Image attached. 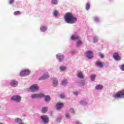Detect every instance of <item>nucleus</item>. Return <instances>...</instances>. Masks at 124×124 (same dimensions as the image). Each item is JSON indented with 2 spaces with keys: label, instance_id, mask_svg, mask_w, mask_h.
<instances>
[{
  "label": "nucleus",
  "instance_id": "nucleus-16",
  "mask_svg": "<svg viewBox=\"0 0 124 124\" xmlns=\"http://www.w3.org/2000/svg\"><path fill=\"white\" fill-rule=\"evenodd\" d=\"M58 85V79L54 78L53 79V86L54 87H56Z\"/></svg>",
  "mask_w": 124,
  "mask_h": 124
},
{
  "label": "nucleus",
  "instance_id": "nucleus-30",
  "mask_svg": "<svg viewBox=\"0 0 124 124\" xmlns=\"http://www.w3.org/2000/svg\"><path fill=\"white\" fill-rule=\"evenodd\" d=\"M58 14H59V13L57 11H55L54 12V15H55V16H58Z\"/></svg>",
  "mask_w": 124,
  "mask_h": 124
},
{
  "label": "nucleus",
  "instance_id": "nucleus-33",
  "mask_svg": "<svg viewBox=\"0 0 124 124\" xmlns=\"http://www.w3.org/2000/svg\"><path fill=\"white\" fill-rule=\"evenodd\" d=\"M65 96L64 95H63V94H60V98H64Z\"/></svg>",
  "mask_w": 124,
  "mask_h": 124
},
{
  "label": "nucleus",
  "instance_id": "nucleus-26",
  "mask_svg": "<svg viewBox=\"0 0 124 124\" xmlns=\"http://www.w3.org/2000/svg\"><path fill=\"white\" fill-rule=\"evenodd\" d=\"M14 14L16 16L17 15H20L21 14V12H20V11H16L14 13Z\"/></svg>",
  "mask_w": 124,
  "mask_h": 124
},
{
  "label": "nucleus",
  "instance_id": "nucleus-11",
  "mask_svg": "<svg viewBox=\"0 0 124 124\" xmlns=\"http://www.w3.org/2000/svg\"><path fill=\"white\" fill-rule=\"evenodd\" d=\"M10 84L12 87H16V86H18V81H16V80H12Z\"/></svg>",
  "mask_w": 124,
  "mask_h": 124
},
{
  "label": "nucleus",
  "instance_id": "nucleus-39",
  "mask_svg": "<svg viewBox=\"0 0 124 124\" xmlns=\"http://www.w3.org/2000/svg\"><path fill=\"white\" fill-rule=\"evenodd\" d=\"M74 94H75V95H77L78 94V93L77 92H74Z\"/></svg>",
  "mask_w": 124,
  "mask_h": 124
},
{
  "label": "nucleus",
  "instance_id": "nucleus-36",
  "mask_svg": "<svg viewBox=\"0 0 124 124\" xmlns=\"http://www.w3.org/2000/svg\"><path fill=\"white\" fill-rule=\"evenodd\" d=\"M100 57L101 59H103L104 58V55L100 54Z\"/></svg>",
  "mask_w": 124,
  "mask_h": 124
},
{
  "label": "nucleus",
  "instance_id": "nucleus-19",
  "mask_svg": "<svg viewBox=\"0 0 124 124\" xmlns=\"http://www.w3.org/2000/svg\"><path fill=\"white\" fill-rule=\"evenodd\" d=\"M51 3L52 4L57 5L59 3V1L58 0H52Z\"/></svg>",
  "mask_w": 124,
  "mask_h": 124
},
{
  "label": "nucleus",
  "instance_id": "nucleus-4",
  "mask_svg": "<svg viewBox=\"0 0 124 124\" xmlns=\"http://www.w3.org/2000/svg\"><path fill=\"white\" fill-rule=\"evenodd\" d=\"M44 95L42 93L39 94H33L31 95V98H42V97H44Z\"/></svg>",
  "mask_w": 124,
  "mask_h": 124
},
{
  "label": "nucleus",
  "instance_id": "nucleus-15",
  "mask_svg": "<svg viewBox=\"0 0 124 124\" xmlns=\"http://www.w3.org/2000/svg\"><path fill=\"white\" fill-rule=\"evenodd\" d=\"M40 30L42 32H44L47 31V27L46 26H42Z\"/></svg>",
  "mask_w": 124,
  "mask_h": 124
},
{
  "label": "nucleus",
  "instance_id": "nucleus-32",
  "mask_svg": "<svg viewBox=\"0 0 124 124\" xmlns=\"http://www.w3.org/2000/svg\"><path fill=\"white\" fill-rule=\"evenodd\" d=\"M94 21L95 22H98V21H99V19L98 18V17H95L94 18Z\"/></svg>",
  "mask_w": 124,
  "mask_h": 124
},
{
  "label": "nucleus",
  "instance_id": "nucleus-22",
  "mask_svg": "<svg viewBox=\"0 0 124 124\" xmlns=\"http://www.w3.org/2000/svg\"><path fill=\"white\" fill-rule=\"evenodd\" d=\"M66 84H67V80L66 79L63 80L61 83V85H62V86L63 85H66Z\"/></svg>",
  "mask_w": 124,
  "mask_h": 124
},
{
  "label": "nucleus",
  "instance_id": "nucleus-8",
  "mask_svg": "<svg viewBox=\"0 0 124 124\" xmlns=\"http://www.w3.org/2000/svg\"><path fill=\"white\" fill-rule=\"evenodd\" d=\"M50 77V76L48 74V73H45L42 77L39 78V80L41 81H43V80H45V79H47Z\"/></svg>",
  "mask_w": 124,
  "mask_h": 124
},
{
  "label": "nucleus",
  "instance_id": "nucleus-18",
  "mask_svg": "<svg viewBox=\"0 0 124 124\" xmlns=\"http://www.w3.org/2000/svg\"><path fill=\"white\" fill-rule=\"evenodd\" d=\"M45 101H46V102H48V101H50V100H51V98H50L49 95H46L45 97Z\"/></svg>",
  "mask_w": 124,
  "mask_h": 124
},
{
  "label": "nucleus",
  "instance_id": "nucleus-40",
  "mask_svg": "<svg viewBox=\"0 0 124 124\" xmlns=\"http://www.w3.org/2000/svg\"><path fill=\"white\" fill-rule=\"evenodd\" d=\"M84 102V101H81V103H82V104H83V103Z\"/></svg>",
  "mask_w": 124,
  "mask_h": 124
},
{
  "label": "nucleus",
  "instance_id": "nucleus-7",
  "mask_svg": "<svg viewBox=\"0 0 124 124\" xmlns=\"http://www.w3.org/2000/svg\"><path fill=\"white\" fill-rule=\"evenodd\" d=\"M38 89H39V87L36 84L33 85L30 88V89L31 90V92H36V91H38Z\"/></svg>",
  "mask_w": 124,
  "mask_h": 124
},
{
  "label": "nucleus",
  "instance_id": "nucleus-3",
  "mask_svg": "<svg viewBox=\"0 0 124 124\" xmlns=\"http://www.w3.org/2000/svg\"><path fill=\"white\" fill-rule=\"evenodd\" d=\"M31 73V71L29 70H25L20 72V75L21 77L27 76Z\"/></svg>",
  "mask_w": 124,
  "mask_h": 124
},
{
  "label": "nucleus",
  "instance_id": "nucleus-2",
  "mask_svg": "<svg viewBox=\"0 0 124 124\" xmlns=\"http://www.w3.org/2000/svg\"><path fill=\"white\" fill-rule=\"evenodd\" d=\"M113 97L115 98H124V90H121L117 92Z\"/></svg>",
  "mask_w": 124,
  "mask_h": 124
},
{
  "label": "nucleus",
  "instance_id": "nucleus-35",
  "mask_svg": "<svg viewBox=\"0 0 124 124\" xmlns=\"http://www.w3.org/2000/svg\"><path fill=\"white\" fill-rule=\"evenodd\" d=\"M70 112H71L72 113H74V109H73V108H72L70 109Z\"/></svg>",
  "mask_w": 124,
  "mask_h": 124
},
{
  "label": "nucleus",
  "instance_id": "nucleus-1",
  "mask_svg": "<svg viewBox=\"0 0 124 124\" xmlns=\"http://www.w3.org/2000/svg\"><path fill=\"white\" fill-rule=\"evenodd\" d=\"M64 20L67 24H74L77 22V18L71 13H67L65 15Z\"/></svg>",
  "mask_w": 124,
  "mask_h": 124
},
{
  "label": "nucleus",
  "instance_id": "nucleus-6",
  "mask_svg": "<svg viewBox=\"0 0 124 124\" xmlns=\"http://www.w3.org/2000/svg\"><path fill=\"white\" fill-rule=\"evenodd\" d=\"M85 56L86 58H88V59H93V51L91 50L88 51L86 53Z\"/></svg>",
  "mask_w": 124,
  "mask_h": 124
},
{
  "label": "nucleus",
  "instance_id": "nucleus-24",
  "mask_svg": "<svg viewBox=\"0 0 124 124\" xmlns=\"http://www.w3.org/2000/svg\"><path fill=\"white\" fill-rule=\"evenodd\" d=\"M82 44H83V43L82 42V41H78L77 42V45L78 47H79V46H80V45H82Z\"/></svg>",
  "mask_w": 124,
  "mask_h": 124
},
{
  "label": "nucleus",
  "instance_id": "nucleus-34",
  "mask_svg": "<svg viewBox=\"0 0 124 124\" xmlns=\"http://www.w3.org/2000/svg\"><path fill=\"white\" fill-rule=\"evenodd\" d=\"M14 2V0H9V3L10 4H12Z\"/></svg>",
  "mask_w": 124,
  "mask_h": 124
},
{
  "label": "nucleus",
  "instance_id": "nucleus-37",
  "mask_svg": "<svg viewBox=\"0 0 124 124\" xmlns=\"http://www.w3.org/2000/svg\"><path fill=\"white\" fill-rule=\"evenodd\" d=\"M66 118H67V119H68V118H70V116L69 115V114H67L66 115Z\"/></svg>",
  "mask_w": 124,
  "mask_h": 124
},
{
  "label": "nucleus",
  "instance_id": "nucleus-21",
  "mask_svg": "<svg viewBox=\"0 0 124 124\" xmlns=\"http://www.w3.org/2000/svg\"><path fill=\"white\" fill-rule=\"evenodd\" d=\"M47 110H48V108H43L42 109V112L44 114L46 113V112H47Z\"/></svg>",
  "mask_w": 124,
  "mask_h": 124
},
{
  "label": "nucleus",
  "instance_id": "nucleus-29",
  "mask_svg": "<svg viewBox=\"0 0 124 124\" xmlns=\"http://www.w3.org/2000/svg\"><path fill=\"white\" fill-rule=\"evenodd\" d=\"M60 69L62 71H64L66 69V67L61 66L60 67Z\"/></svg>",
  "mask_w": 124,
  "mask_h": 124
},
{
  "label": "nucleus",
  "instance_id": "nucleus-31",
  "mask_svg": "<svg viewBox=\"0 0 124 124\" xmlns=\"http://www.w3.org/2000/svg\"><path fill=\"white\" fill-rule=\"evenodd\" d=\"M121 69L123 71H124V64H122L121 66Z\"/></svg>",
  "mask_w": 124,
  "mask_h": 124
},
{
  "label": "nucleus",
  "instance_id": "nucleus-28",
  "mask_svg": "<svg viewBox=\"0 0 124 124\" xmlns=\"http://www.w3.org/2000/svg\"><path fill=\"white\" fill-rule=\"evenodd\" d=\"M90 3H87L86 5V10H89V9H90Z\"/></svg>",
  "mask_w": 124,
  "mask_h": 124
},
{
  "label": "nucleus",
  "instance_id": "nucleus-41",
  "mask_svg": "<svg viewBox=\"0 0 124 124\" xmlns=\"http://www.w3.org/2000/svg\"><path fill=\"white\" fill-rule=\"evenodd\" d=\"M77 124H78V123H77Z\"/></svg>",
  "mask_w": 124,
  "mask_h": 124
},
{
  "label": "nucleus",
  "instance_id": "nucleus-27",
  "mask_svg": "<svg viewBox=\"0 0 124 124\" xmlns=\"http://www.w3.org/2000/svg\"><path fill=\"white\" fill-rule=\"evenodd\" d=\"M95 78V75H92L91 77V79L92 81H94V78Z\"/></svg>",
  "mask_w": 124,
  "mask_h": 124
},
{
  "label": "nucleus",
  "instance_id": "nucleus-13",
  "mask_svg": "<svg viewBox=\"0 0 124 124\" xmlns=\"http://www.w3.org/2000/svg\"><path fill=\"white\" fill-rule=\"evenodd\" d=\"M63 103H58L56 105V108L57 110H60L61 108H62L63 107Z\"/></svg>",
  "mask_w": 124,
  "mask_h": 124
},
{
  "label": "nucleus",
  "instance_id": "nucleus-10",
  "mask_svg": "<svg viewBox=\"0 0 124 124\" xmlns=\"http://www.w3.org/2000/svg\"><path fill=\"white\" fill-rule=\"evenodd\" d=\"M56 58L59 60L60 62H62V61H63V59H64V56L62 55L58 54L56 55Z\"/></svg>",
  "mask_w": 124,
  "mask_h": 124
},
{
  "label": "nucleus",
  "instance_id": "nucleus-14",
  "mask_svg": "<svg viewBox=\"0 0 124 124\" xmlns=\"http://www.w3.org/2000/svg\"><path fill=\"white\" fill-rule=\"evenodd\" d=\"M96 65L98 67H103V64L100 62H96Z\"/></svg>",
  "mask_w": 124,
  "mask_h": 124
},
{
  "label": "nucleus",
  "instance_id": "nucleus-20",
  "mask_svg": "<svg viewBox=\"0 0 124 124\" xmlns=\"http://www.w3.org/2000/svg\"><path fill=\"white\" fill-rule=\"evenodd\" d=\"M78 78H84V76L83 75V74L82 73V72H79L78 74Z\"/></svg>",
  "mask_w": 124,
  "mask_h": 124
},
{
  "label": "nucleus",
  "instance_id": "nucleus-25",
  "mask_svg": "<svg viewBox=\"0 0 124 124\" xmlns=\"http://www.w3.org/2000/svg\"><path fill=\"white\" fill-rule=\"evenodd\" d=\"M79 38V37L77 36H73L71 37V39L72 40H75V39H78Z\"/></svg>",
  "mask_w": 124,
  "mask_h": 124
},
{
  "label": "nucleus",
  "instance_id": "nucleus-5",
  "mask_svg": "<svg viewBox=\"0 0 124 124\" xmlns=\"http://www.w3.org/2000/svg\"><path fill=\"white\" fill-rule=\"evenodd\" d=\"M21 96L18 95L13 96L11 98L12 100H15L16 102H20L21 101Z\"/></svg>",
  "mask_w": 124,
  "mask_h": 124
},
{
  "label": "nucleus",
  "instance_id": "nucleus-38",
  "mask_svg": "<svg viewBox=\"0 0 124 124\" xmlns=\"http://www.w3.org/2000/svg\"><path fill=\"white\" fill-rule=\"evenodd\" d=\"M97 40H98L96 38H95L94 39V43L97 42Z\"/></svg>",
  "mask_w": 124,
  "mask_h": 124
},
{
  "label": "nucleus",
  "instance_id": "nucleus-12",
  "mask_svg": "<svg viewBox=\"0 0 124 124\" xmlns=\"http://www.w3.org/2000/svg\"><path fill=\"white\" fill-rule=\"evenodd\" d=\"M113 58L116 61H119L121 60V58L119 56V54H118V53H115L113 54Z\"/></svg>",
  "mask_w": 124,
  "mask_h": 124
},
{
  "label": "nucleus",
  "instance_id": "nucleus-23",
  "mask_svg": "<svg viewBox=\"0 0 124 124\" xmlns=\"http://www.w3.org/2000/svg\"><path fill=\"white\" fill-rule=\"evenodd\" d=\"M16 122L17 124H22L23 121H22L21 119H16Z\"/></svg>",
  "mask_w": 124,
  "mask_h": 124
},
{
  "label": "nucleus",
  "instance_id": "nucleus-17",
  "mask_svg": "<svg viewBox=\"0 0 124 124\" xmlns=\"http://www.w3.org/2000/svg\"><path fill=\"white\" fill-rule=\"evenodd\" d=\"M103 88V86H102V85H97L96 86V90H102V89Z\"/></svg>",
  "mask_w": 124,
  "mask_h": 124
},
{
  "label": "nucleus",
  "instance_id": "nucleus-9",
  "mask_svg": "<svg viewBox=\"0 0 124 124\" xmlns=\"http://www.w3.org/2000/svg\"><path fill=\"white\" fill-rule=\"evenodd\" d=\"M41 119L43 121L44 124H46L47 123L49 122V118L44 116H41Z\"/></svg>",
  "mask_w": 124,
  "mask_h": 124
}]
</instances>
